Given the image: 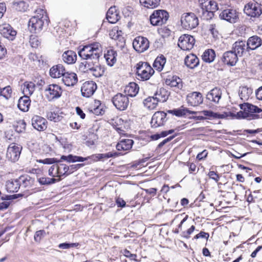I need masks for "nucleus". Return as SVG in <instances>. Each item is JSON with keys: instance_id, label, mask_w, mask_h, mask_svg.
I'll return each instance as SVG.
<instances>
[{"instance_id": "09e8293b", "label": "nucleus", "mask_w": 262, "mask_h": 262, "mask_svg": "<svg viewBox=\"0 0 262 262\" xmlns=\"http://www.w3.org/2000/svg\"><path fill=\"white\" fill-rule=\"evenodd\" d=\"M13 8L18 11H25L28 8V5L24 1H18L13 3Z\"/></svg>"}, {"instance_id": "58836bf2", "label": "nucleus", "mask_w": 262, "mask_h": 262, "mask_svg": "<svg viewBox=\"0 0 262 262\" xmlns=\"http://www.w3.org/2000/svg\"><path fill=\"white\" fill-rule=\"evenodd\" d=\"M117 53L113 49H109L104 54V57L107 64L112 66L116 61Z\"/></svg>"}, {"instance_id": "37998d69", "label": "nucleus", "mask_w": 262, "mask_h": 262, "mask_svg": "<svg viewBox=\"0 0 262 262\" xmlns=\"http://www.w3.org/2000/svg\"><path fill=\"white\" fill-rule=\"evenodd\" d=\"M158 102L154 97H148L143 101L144 106L149 110H152L156 108Z\"/></svg>"}, {"instance_id": "9b49d317", "label": "nucleus", "mask_w": 262, "mask_h": 262, "mask_svg": "<svg viewBox=\"0 0 262 262\" xmlns=\"http://www.w3.org/2000/svg\"><path fill=\"white\" fill-rule=\"evenodd\" d=\"M22 147L15 143H11L8 147L6 157L10 161H17L20 156Z\"/></svg>"}, {"instance_id": "c03bdc74", "label": "nucleus", "mask_w": 262, "mask_h": 262, "mask_svg": "<svg viewBox=\"0 0 262 262\" xmlns=\"http://www.w3.org/2000/svg\"><path fill=\"white\" fill-rule=\"evenodd\" d=\"M215 54L214 51L212 49L205 51L202 55L203 60L206 62H211L215 58Z\"/></svg>"}, {"instance_id": "8fccbe9b", "label": "nucleus", "mask_w": 262, "mask_h": 262, "mask_svg": "<svg viewBox=\"0 0 262 262\" xmlns=\"http://www.w3.org/2000/svg\"><path fill=\"white\" fill-rule=\"evenodd\" d=\"M12 92L11 88L10 86H7L4 88L3 89L1 88L0 96H3L6 100H8L11 97Z\"/></svg>"}, {"instance_id": "4be33fe9", "label": "nucleus", "mask_w": 262, "mask_h": 262, "mask_svg": "<svg viewBox=\"0 0 262 262\" xmlns=\"http://www.w3.org/2000/svg\"><path fill=\"white\" fill-rule=\"evenodd\" d=\"M246 42L249 50H254L261 46L262 39L257 35H254L249 37Z\"/></svg>"}, {"instance_id": "4d7b16f0", "label": "nucleus", "mask_w": 262, "mask_h": 262, "mask_svg": "<svg viewBox=\"0 0 262 262\" xmlns=\"http://www.w3.org/2000/svg\"><path fill=\"white\" fill-rule=\"evenodd\" d=\"M45 230H43L36 231L34 237V240L37 242H40L41 238L45 236Z\"/></svg>"}, {"instance_id": "39448f33", "label": "nucleus", "mask_w": 262, "mask_h": 262, "mask_svg": "<svg viewBox=\"0 0 262 262\" xmlns=\"http://www.w3.org/2000/svg\"><path fill=\"white\" fill-rule=\"evenodd\" d=\"M255 3H249L245 6L244 11L248 16L251 17H259L262 13L261 5L262 1L253 0Z\"/></svg>"}, {"instance_id": "dca6fc26", "label": "nucleus", "mask_w": 262, "mask_h": 262, "mask_svg": "<svg viewBox=\"0 0 262 262\" xmlns=\"http://www.w3.org/2000/svg\"><path fill=\"white\" fill-rule=\"evenodd\" d=\"M166 114L163 112H156L151 120V125L153 127H157L163 125L166 121Z\"/></svg>"}, {"instance_id": "6ab92c4d", "label": "nucleus", "mask_w": 262, "mask_h": 262, "mask_svg": "<svg viewBox=\"0 0 262 262\" xmlns=\"http://www.w3.org/2000/svg\"><path fill=\"white\" fill-rule=\"evenodd\" d=\"M47 120L39 116H34L32 119V124L33 127L38 131H42L47 128Z\"/></svg>"}, {"instance_id": "f03ea898", "label": "nucleus", "mask_w": 262, "mask_h": 262, "mask_svg": "<svg viewBox=\"0 0 262 262\" xmlns=\"http://www.w3.org/2000/svg\"><path fill=\"white\" fill-rule=\"evenodd\" d=\"M37 15L33 16L29 22V29L31 32L37 33L40 32L43 27L48 24L46 12L41 9L36 10Z\"/></svg>"}, {"instance_id": "49530a36", "label": "nucleus", "mask_w": 262, "mask_h": 262, "mask_svg": "<svg viewBox=\"0 0 262 262\" xmlns=\"http://www.w3.org/2000/svg\"><path fill=\"white\" fill-rule=\"evenodd\" d=\"M252 93V90L251 89L245 86L241 88L239 96L241 99L244 101H246L249 99Z\"/></svg>"}, {"instance_id": "b1692460", "label": "nucleus", "mask_w": 262, "mask_h": 262, "mask_svg": "<svg viewBox=\"0 0 262 262\" xmlns=\"http://www.w3.org/2000/svg\"><path fill=\"white\" fill-rule=\"evenodd\" d=\"M120 18L119 12L117 11L115 6L111 7L107 12L106 19L109 23L115 24L118 21Z\"/></svg>"}, {"instance_id": "72a5a7b5", "label": "nucleus", "mask_w": 262, "mask_h": 262, "mask_svg": "<svg viewBox=\"0 0 262 262\" xmlns=\"http://www.w3.org/2000/svg\"><path fill=\"white\" fill-rule=\"evenodd\" d=\"M120 155L119 153L117 152H109L105 154H99L92 156H90L91 158L89 159H92L94 161L101 160L103 159H108L112 157H116Z\"/></svg>"}, {"instance_id": "7c9ffc66", "label": "nucleus", "mask_w": 262, "mask_h": 262, "mask_svg": "<svg viewBox=\"0 0 262 262\" xmlns=\"http://www.w3.org/2000/svg\"><path fill=\"white\" fill-rule=\"evenodd\" d=\"M134 141L132 139H122L116 145V148L118 150H129L133 146Z\"/></svg>"}, {"instance_id": "de8ad7c7", "label": "nucleus", "mask_w": 262, "mask_h": 262, "mask_svg": "<svg viewBox=\"0 0 262 262\" xmlns=\"http://www.w3.org/2000/svg\"><path fill=\"white\" fill-rule=\"evenodd\" d=\"M60 180V179H56L54 178H49L46 177H42L38 179V181L41 185H50L58 182Z\"/></svg>"}, {"instance_id": "f257e3e1", "label": "nucleus", "mask_w": 262, "mask_h": 262, "mask_svg": "<svg viewBox=\"0 0 262 262\" xmlns=\"http://www.w3.org/2000/svg\"><path fill=\"white\" fill-rule=\"evenodd\" d=\"M102 54V48L98 42L84 46L78 51V55L83 60L79 66L80 71L90 72L96 77L103 75V70L99 64V58Z\"/></svg>"}, {"instance_id": "5701e85b", "label": "nucleus", "mask_w": 262, "mask_h": 262, "mask_svg": "<svg viewBox=\"0 0 262 262\" xmlns=\"http://www.w3.org/2000/svg\"><path fill=\"white\" fill-rule=\"evenodd\" d=\"M222 94L221 90L215 88L207 93L206 99L215 103H218L221 98Z\"/></svg>"}, {"instance_id": "13d9d810", "label": "nucleus", "mask_w": 262, "mask_h": 262, "mask_svg": "<svg viewBox=\"0 0 262 262\" xmlns=\"http://www.w3.org/2000/svg\"><path fill=\"white\" fill-rule=\"evenodd\" d=\"M195 230V226L192 225L190 228H189L187 231H183L181 233L182 236L186 238H189L190 237V234L194 231Z\"/></svg>"}, {"instance_id": "a19ab883", "label": "nucleus", "mask_w": 262, "mask_h": 262, "mask_svg": "<svg viewBox=\"0 0 262 262\" xmlns=\"http://www.w3.org/2000/svg\"><path fill=\"white\" fill-rule=\"evenodd\" d=\"M168 112L170 114H173L178 117L184 116L186 115L187 113H188L189 114H195L196 113V112L190 111L183 107H181V108L179 109H173L172 110H169L168 111Z\"/></svg>"}, {"instance_id": "c756f323", "label": "nucleus", "mask_w": 262, "mask_h": 262, "mask_svg": "<svg viewBox=\"0 0 262 262\" xmlns=\"http://www.w3.org/2000/svg\"><path fill=\"white\" fill-rule=\"evenodd\" d=\"M184 61L185 65L190 69L195 68L199 63V58L192 54L187 55Z\"/></svg>"}, {"instance_id": "412c9836", "label": "nucleus", "mask_w": 262, "mask_h": 262, "mask_svg": "<svg viewBox=\"0 0 262 262\" xmlns=\"http://www.w3.org/2000/svg\"><path fill=\"white\" fill-rule=\"evenodd\" d=\"M63 83L68 86L74 85L78 81L77 75L73 72H66L62 79Z\"/></svg>"}, {"instance_id": "3c124183", "label": "nucleus", "mask_w": 262, "mask_h": 262, "mask_svg": "<svg viewBox=\"0 0 262 262\" xmlns=\"http://www.w3.org/2000/svg\"><path fill=\"white\" fill-rule=\"evenodd\" d=\"M110 37L113 39H117L122 35V31L119 30L118 27L112 29L109 33Z\"/></svg>"}, {"instance_id": "6e6552de", "label": "nucleus", "mask_w": 262, "mask_h": 262, "mask_svg": "<svg viewBox=\"0 0 262 262\" xmlns=\"http://www.w3.org/2000/svg\"><path fill=\"white\" fill-rule=\"evenodd\" d=\"M181 21L183 27L187 30L193 29L199 24L198 18L193 13L183 14Z\"/></svg>"}, {"instance_id": "e433bc0d", "label": "nucleus", "mask_w": 262, "mask_h": 262, "mask_svg": "<svg viewBox=\"0 0 262 262\" xmlns=\"http://www.w3.org/2000/svg\"><path fill=\"white\" fill-rule=\"evenodd\" d=\"M91 157H88L86 158H83L82 157L73 156L72 155H69L68 156H62L60 158V162L61 160L66 161L68 162H83L85 160L89 159Z\"/></svg>"}, {"instance_id": "f704fd0d", "label": "nucleus", "mask_w": 262, "mask_h": 262, "mask_svg": "<svg viewBox=\"0 0 262 262\" xmlns=\"http://www.w3.org/2000/svg\"><path fill=\"white\" fill-rule=\"evenodd\" d=\"M139 90V87L137 84L135 82H130L125 87L124 91L127 93V96L134 97L138 93Z\"/></svg>"}, {"instance_id": "bb28decb", "label": "nucleus", "mask_w": 262, "mask_h": 262, "mask_svg": "<svg viewBox=\"0 0 262 262\" xmlns=\"http://www.w3.org/2000/svg\"><path fill=\"white\" fill-rule=\"evenodd\" d=\"M62 60L67 64H73L77 60V55L76 53L72 50L65 51L62 56Z\"/></svg>"}, {"instance_id": "f3484780", "label": "nucleus", "mask_w": 262, "mask_h": 262, "mask_svg": "<svg viewBox=\"0 0 262 262\" xmlns=\"http://www.w3.org/2000/svg\"><path fill=\"white\" fill-rule=\"evenodd\" d=\"M232 50L239 57L242 56L244 53L249 51L246 41L243 40L235 42L232 46Z\"/></svg>"}, {"instance_id": "680f3d73", "label": "nucleus", "mask_w": 262, "mask_h": 262, "mask_svg": "<svg viewBox=\"0 0 262 262\" xmlns=\"http://www.w3.org/2000/svg\"><path fill=\"white\" fill-rule=\"evenodd\" d=\"M208 176L210 179L214 180L216 182H218L220 178V176L214 171H210Z\"/></svg>"}, {"instance_id": "e2e57ef3", "label": "nucleus", "mask_w": 262, "mask_h": 262, "mask_svg": "<svg viewBox=\"0 0 262 262\" xmlns=\"http://www.w3.org/2000/svg\"><path fill=\"white\" fill-rule=\"evenodd\" d=\"M76 246V243L69 244V243H62V244H59L58 247H59V248H60L61 249H69L71 247H75Z\"/></svg>"}, {"instance_id": "5fc2aeb1", "label": "nucleus", "mask_w": 262, "mask_h": 262, "mask_svg": "<svg viewBox=\"0 0 262 262\" xmlns=\"http://www.w3.org/2000/svg\"><path fill=\"white\" fill-rule=\"evenodd\" d=\"M30 43L32 47L37 48L40 43L38 37L34 35H32L30 37Z\"/></svg>"}, {"instance_id": "a18cd8bd", "label": "nucleus", "mask_w": 262, "mask_h": 262, "mask_svg": "<svg viewBox=\"0 0 262 262\" xmlns=\"http://www.w3.org/2000/svg\"><path fill=\"white\" fill-rule=\"evenodd\" d=\"M160 0H140V3L145 7L153 9L158 7Z\"/></svg>"}, {"instance_id": "6e6d98bb", "label": "nucleus", "mask_w": 262, "mask_h": 262, "mask_svg": "<svg viewBox=\"0 0 262 262\" xmlns=\"http://www.w3.org/2000/svg\"><path fill=\"white\" fill-rule=\"evenodd\" d=\"M48 174L52 177H60L59 173L57 172V166L53 165L51 166L48 170Z\"/></svg>"}, {"instance_id": "aec40b11", "label": "nucleus", "mask_w": 262, "mask_h": 262, "mask_svg": "<svg viewBox=\"0 0 262 262\" xmlns=\"http://www.w3.org/2000/svg\"><path fill=\"white\" fill-rule=\"evenodd\" d=\"M238 57L232 50L224 53L222 60L225 64L233 66L237 62Z\"/></svg>"}, {"instance_id": "2f4dec72", "label": "nucleus", "mask_w": 262, "mask_h": 262, "mask_svg": "<svg viewBox=\"0 0 262 262\" xmlns=\"http://www.w3.org/2000/svg\"><path fill=\"white\" fill-rule=\"evenodd\" d=\"M241 110L248 113H260L262 110L257 106L248 103H244L239 105Z\"/></svg>"}, {"instance_id": "a878e982", "label": "nucleus", "mask_w": 262, "mask_h": 262, "mask_svg": "<svg viewBox=\"0 0 262 262\" xmlns=\"http://www.w3.org/2000/svg\"><path fill=\"white\" fill-rule=\"evenodd\" d=\"M165 82L167 85L178 89H181L183 86L182 80L177 76H168L165 79Z\"/></svg>"}, {"instance_id": "0e129e2a", "label": "nucleus", "mask_w": 262, "mask_h": 262, "mask_svg": "<svg viewBox=\"0 0 262 262\" xmlns=\"http://www.w3.org/2000/svg\"><path fill=\"white\" fill-rule=\"evenodd\" d=\"M209 237V234L208 233L201 231L199 234H196L194 238L195 239H198L199 238H204L207 239Z\"/></svg>"}, {"instance_id": "79ce46f5", "label": "nucleus", "mask_w": 262, "mask_h": 262, "mask_svg": "<svg viewBox=\"0 0 262 262\" xmlns=\"http://www.w3.org/2000/svg\"><path fill=\"white\" fill-rule=\"evenodd\" d=\"M166 61V58L163 55L158 56L153 63V67L158 71H161L163 70Z\"/></svg>"}, {"instance_id": "603ef678", "label": "nucleus", "mask_w": 262, "mask_h": 262, "mask_svg": "<svg viewBox=\"0 0 262 262\" xmlns=\"http://www.w3.org/2000/svg\"><path fill=\"white\" fill-rule=\"evenodd\" d=\"M70 169V167L66 165V164H61L59 166H57V172L59 173L60 177L65 174H68L67 173Z\"/></svg>"}, {"instance_id": "c9c22d12", "label": "nucleus", "mask_w": 262, "mask_h": 262, "mask_svg": "<svg viewBox=\"0 0 262 262\" xmlns=\"http://www.w3.org/2000/svg\"><path fill=\"white\" fill-rule=\"evenodd\" d=\"M18 179L20 187H22L30 188L34 183V179L28 175L21 176Z\"/></svg>"}, {"instance_id": "f8f14e48", "label": "nucleus", "mask_w": 262, "mask_h": 262, "mask_svg": "<svg viewBox=\"0 0 262 262\" xmlns=\"http://www.w3.org/2000/svg\"><path fill=\"white\" fill-rule=\"evenodd\" d=\"M149 41L142 36L136 37L133 42L134 49L139 53H142L147 50L149 47Z\"/></svg>"}, {"instance_id": "9d476101", "label": "nucleus", "mask_w": 262, "mask_h": 262, "mask_svg": "<svg viewBox=\"0 0 262 262\" xmlns=\"http://www.w3.org/2000/svg\"><path fill=\"white\" fill-rule=\"evenodd\" d=\"M195 43V39L192 36L188 34L181 35L179 39L178 46L184 51L192 49Z\"/></svg>"}, {"instance_id": "864d4df0", "label": "nucleus", "mask_w": 262, "mask_h": 262, "mask_svg": "<svg viewBox=\"0 0 262 262\" xmlns=\"http://www.w3.org/2000/svg\"><path fill=\"white\" fill-rule=\"evenodd\" d=\"M223 114H229V115L227 116V117H231L232 118L235 117V118H238V119L244 118H246L247 116L246 113L244 111V112L239 111L238 113H237L236 114H234L233 113H232L230 112H227V113H224Z\"/></svg>"}, {"instance_id": "c85d7f7f", "label": "nucleus", "mask_w": 262, "mask_h": 262, "mask_svg": "<svg viewBox=\"0 0 262 262\" xmlns=\"http://www.w3.org/2000/svg\"><path fill=\"white\" fill-rule=\"evenodd\" d=\"M30 102L31 101L29 97L24 95L18 100L17 106L20 110L23 112H27L29 110Z\"/></svg>"}, {"instance_id": "473e14b6", "label": "nucleus", "mask_w": 262, "mask_h": 262, "mask_svg": "<svg viewBox=\"0 0 262 262\" xmlns=\"http://www.w3.org/2000/svg\"><path fill=\"white\" fill-rule=\"evenodd\" d=\"M168 96L169 93L164 88H160L154 95V97L158 102H165L168 99Z\"/></svg>"}, {"instance_id": "774afa93", "label": "nucleus", "mask_w": 262, "mask_h": 262, "mask_svg": "<svg viewBox=\"0 0 262 262\" xmlns=\"http://www.w3.org/2000/svg\"><path fill=\"white\" fill-rule=\"evenodd\" d=\"M256 96L258 100H262V86L257 89L256 92Z\"/></svg>"}, {"instance_id": "ddd939ff", "label": "nucleus", "mask_w": 262, "mask_h": 262, "mask_svg": "<svg viewBox=\"0 0 262 262\" xmlns=\"http://www.w3.org/2000/svg\"><path fill=\"white\" fill-rule=\"evenodd\" d=\"M221 19H224L231 23H235L238 19V15L234 9H228L223 10L220 14Z\"/></svg>"}, {"instance_id": "0eeeda50", "label": "nucleus", "mask_w": 262, "mask_h": 262, "mask_svg": "<svg viewBox=\"0 0 262 262\" xmlns=\"http://www.w3.org/2000/svg\"><path fill=\"white\" fill-rule=\"evenodd\" d=\"M62 93V90L61 86L56 84H49L45 89V95L49 101L59 98Z\"/></svg>"}, {"instance_id": "423d86ee", "label": "nucleus", "mask_w": 262, "mask_h": 262, "mask_svg": "<svg viewBox=\"0 0 262 262\" xmlns=\"http://www.w3.org/2000/svg\"><path fill=\"white\" fill-rule=\"evenodd\" d=\"M169 18L167 11L163 10H155L150 16V23L153 26H162L166 23Z\"/></svg>"}, {"instance_id": "69168bd1", "label": "nucleus", "mask_w": 262, "mask_h": 262, "mask_svg": "<svg viewBox=\"0 0 262 262\" xmlns=\"http://www.w3.org/2000/svg\"><path fill=\"white\" fill-rule=\"evenodd\" d=\"M116 203L118 207H124L125 206L126 202L122 199L118 198L116 200Z\"/></svg>"}, {"instance_id": "a211bd4d", "label": "nucleus", "mask_w": 262, "mask_h": 262, "mask_svg": "<svg viewBox=\"0 0 262 262\" xmlns=\"http://www.w3.org/2000/svg\"><path fill=\"white\" fill-rule=\"evenodd\" d=\"M0 33L4 37L12 40L16 35V31L10 25L6 24L0 26Z\"/></svg>"}, {"instance_id": "ea45409f", "label": "nucleus", "mask_w": 262, "mask_h": 262, "mask_svg": "<svg viewBox=\"0 0 262 262\" xmlns=\"http://www.w3.org/2000/svg\"><path fill=\"white\" fill-rule=\"evenodd\" d=\"M35 85L32 82H25L23 86V93L24 95H31L35 90Z\"/></svg>"}, {"instance_id": "7ed1b4c3", "label": "nucleus", "mask_w": 262, "mask_h": 262, "mask_svg": "<svg viewBox=\"0 0 262 262\" xmlns=\"http://www.w3.org/2000/svg\"><path fill=\"white\" fill-rule=\"evenodd\" d=\"M201 17L206 20L211 19L214 16V12L218 9L217 5L214 1L210 0H199Z\"/></svg>"}, {"instance_id": "393cba45", "label": "nucleus", "mask_w": 262, "mask_h": 262, "mask_svg": "<svg viewBox=\"0 0 262 262\" xmlns=\"http://www.w3.org/2000/svg\"><path fill=\"white\" fill-rule=\"evenodd\" d=\"M64 66L61 64L52 67L50 70V75L53 78H59L63 76L66 72Z\"/></svg>"}, {"instance_id": "4468645a", "label": "nucleus", "mask_w": 262, "mask_h": 262, "mask_svg": "<svg viewBox=\"0 0 262 262\" xmlns=\"http://www.w3.org/2000/svg\"><path fill=\"white\" fill-rule=\"evenodd\" d=\"M96 83L93 81L85 82L81 89L82 95L85 97H90L95 92L97 89Z\"/></svg>"}, {"instance_id": "338daca9", "label": "nucleus", "mask_w": 262, "mask_h": 262, "mask_svg": "<svg viewBox=\"0 0 262 262\" xmlns=\"http://www.w3.org/2000/svg\"><path fill=\"white\" fill-rule=\"evenodd\" d=\"M47 117L51 121H57V115L54 113H49L47 115Z\"/></svg>"}, {"instance_id": "cd10ccee", "label": "nucleus", "mask_w": 262, "mask_h": 262, "mask_svg": "<svg viewBox=\"0 0 262 262\" xmlns=\"http://www.w3.org/2000/svg\"><path fill=\"white\" fill-rule=\"evenodd\" d=\"M20 187V184L19 179L8 180L6 182V188L9 192H17Z\"/></svg>"}, {"instance_id": "20e7f679", "label": "nucleus", "mask_w": 262, "mask_h": 262, "mask_svg": "<svg viewBox=\"0 0 262 262\" xmlns=\"http://www.w3.org/2000/svg\"><path fill=\"white\" fill-rule=\"evenodd\" d=\"M155 71L147 62H139L137 64V78L141 80H147L154 74Z\"/></svg>"}, {"instance_id": "052dcab7", "label": "nucleus", "mask_w": 262, "mask_h": 262, "mask_svg": "<svg viewBox=\"0 0 262 262\" xmlns=\"http://www.w3.org/2000/svg\"><path fill=\"white\" fill-rule=\"evenodd\" d=\"M89 139L86 141L87 144L89 146L93 145L97 140V135L95 134H91L89 135Z\"/></svg>"}, {"instance_id": "1a4fd4ad", "label": "nucleus", "mask_w": 262, "mask_h": 262, "mask_svg": "<svg viewBox=\"0 0 262 262\" xmlns=\"http://www.w3.org/2000/svg\"><path fill=\"white\" fill-rule=\"evenodd\" d=\"M112 101L115 107L120 111L125 110L129 103L127 95L117 93L112 99Z\"/></svg>"}, {"instance_id": "4c0bfd02", "label": "nucleus", "mask_w": 262, "mask_h": 262, "mask_svg": "<svg viewBox=\"0 0 262 262\" xmlns=\"http://www.w3.org/2000/svg\"><path fill=\"white\" fill-rule=\"evenodd\" d=\"M196 114H199L200 115H203L205 116H208L212 117L215 119H224L227 117V116L229 115V114H219L217 113H214L211 111H203L201 112H196Z\"/></svg>"}, {"instance_id": "2eb2a0df", "label": "nucleus", "mask_w": 262, "mask_h": 262, "mask_svg": "<svg viewBox=\"0 0 262 262\" xmlns=\"http://www.w3.org/2000/svg\"><path fill=\"white\" fill-rule=\"evenodd\" d=\"M186 99L188 104L192 106H198L203 102L202 94L197 92H193L188 94Z\"/></svg>"}, {"instance_id": "bf43d9fd", "label": "nucleus", "mask_w": 262, "mask_h": 262, "mask_svg": "<svg viewBox=\"0 0 262 262\" xmlns=\"http://www.w3.org/2000/svg\"><path fill=\"white\" fill-rule=\"evenodd\" d=\"M39 163L44 164H51L56 162H59V160H57L54 158H46L43 160H39L37 161Z\"/></svg>"}]
</instances>
